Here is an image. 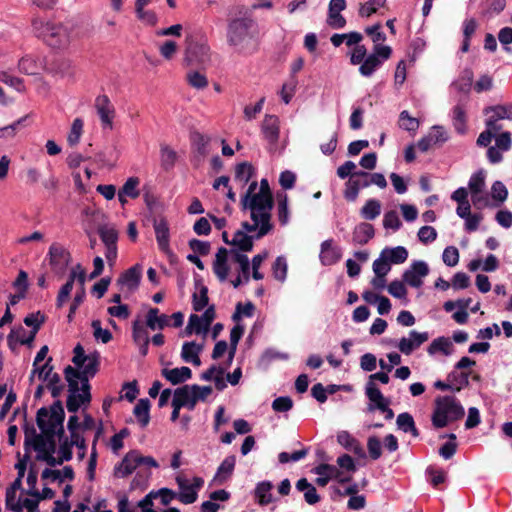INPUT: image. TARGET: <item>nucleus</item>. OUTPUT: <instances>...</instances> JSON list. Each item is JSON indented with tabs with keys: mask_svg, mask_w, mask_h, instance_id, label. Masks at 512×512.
Instances as JSON below:
<instances>
[{
	"mask_svg": "<svg viewBox=\"0 0 512 512\" xmlns=\"http://www.w3.org/2000/svg\"><path fill=\"white\" fill-rule=\"evenodd\" d=\"M98 234L105 246L117 244L118 232L113 225H100Z\"/></svg>",
	"mask_w": 512,
	"mask_h": 512,
	"instance_id": "nucleus-37",
	"label": "nucleus"
},
{
	"mask_svg": "<svg viewBox=\"0 0 512 512\" xmlns=\"http://www.w3.org/2000/svg\"><path fill=\"white\" fill-rule=\"evenodd\" d=\"M381 204L378 200H368L361 209V215L366 220H373L380 215Z\"/></svg>",
	"mask_w": 512,
	"mask_h": 512,
	"instance_id": "nucleus-44",
	"label": "nucleus"
},
{
	"mask_svg": "<svg viewBox=\"0 0 512 512\" xmlns=\"http://www.w3.org/2000/svg\"><path fill=\"white\" fill-rule=\"evenodd\" d=\"M367 449L371 459H379L382 455V446L379 438L376 436H370L367 440Z\"/></svg>",
	"mask_w": 512,
	"mask_h": 512,
	"instance_id": "nucleus-60",
	"label": "nucleus"
},
{
	"mask_svg": "<svg viewBox=\"0 0 512 512\" xmlns=\"http://www.w3.org/2000/svg\"><path fill=\"white\" fill-rule=\"evenodd\" d=\"M392 49L387 45H374L373 52L368 55L359 67V72L365 77L371 76L383 61L390 58Z\"/></svg>",
	"mask_w": 512,
	"mask_h": 512,
	"instance_id": "nucleus-6",
	"label": "nucleus"
},
{
	"mask_svg": "<svg viewBox=\"0 0 512 512\" xmlns=\"http://www.w3.org/2000/svg\"><path fill=\"white\" fill-rule=\"evenodd\" d=\"M52 358L49 357L46 361V363L39 367L38 365L36 367H33L32 373L30 375V381H33L34 376L37 374L38 378L40 380L46 381L51 378V375L54 374L53 366L51 365Z\"/></svg>",
	"mask_w": 512,
	"mask_h": 512,
	"instance_id": "nucleus-49",
	"label": "nucleus"
},
{
	"mask_svg": "<svg viewBox=\"0 0 512 512\" xmlns=\"http://www.w3.org/2000/svg\"><path fill=\"white\" fill-rule=\"evenodd\" d=\"M235 463V456L231 455L226 457L217 469L216 475L214 476V482L217 484H223L227 481L234 471Z\"/></svg>",
	"mask_w": 512,
	"mask_h": 512,
	"instance_id": "nucleus-25",
	"label": "nucleus"
},
{
	"mask_svg": "<svg viewBox=\"0 0 512 512\" xmlns=\"http://www.w3.org/2000/svg\"><path fill=\"white\" fill-rule=\"evenodd\" d=\"M72 362L76 368L67 366L64 374L69 390L66 407L69 412L75 413L81 405L91 401L89 379L98 372L100 355L98 352L85 355L84 348L77 344Z\"/></svg>",
	"mask_w": 512,
	"mask_h": 512,
	"instance_id": "nucleus-1",
	"label": "nucleus"
},
{
	"mask_svg": "<svg viewBox=\"0 0 512 512\" xmlns=\"http://www.w3.org/2000/svg\"><path fill=\"white\" fill-rule=\"evenodd\" d=\"M327 24L333 29H341L346 26V19L341 15V12L328 9Z\"/></svg>",
	"mask_w": 512,
	"mask_h": 512,
	"instance_id": "nucleus-63",
	"label": "nucleus"
},
{
	"mask_svg": "<svg viewBox=\"0 0 512 512\" xmlns=\"http://www.w3.org/2000/svg\"><path fill=\"white\" fill-rule=\"evenodd\" d=\"M466 111L462 104H458L453 109V125L455 130L464 134L466 132Z\"/></svg>",
	"mask_w": 512,
	"mask_h": 512,
	"instance_id": "nucleus-38",
	"label": "nucleus"
},
{
	"mask_svg": "<svg viewBox=\"0 0 512 512\" xmlns=\"http://www.w3.org/2000/svg\"><path fill=\"white\" fill-rule=\"evenodd\" d=\"M386 0H369L365 3H361L359 7V15L363 18H369L373 14L377 13L379 8L384 7Z\"/></svg>",
	"mask_w": 512,
	"mask_h": 512,
	"instance_id": "nucleus-42",
	"label": "nucleus"
},
{
	"mask_svg": "<svg viewBox=\"0 0 512 512\" xmlns=\"http://www.w3.org/2000/svg\"><path fill=\"white\" fill-rule=\"evenodd\" d=\"M203 346L195 342H186L183 344L181 357L185 362L194 364L195 366L201 365L199 353L202 351Z\"/></svg>",
	"mask_w": 512,
	"mask_h": 512,
	"instance_id": "nucleus-26",
	"label": "nucleus"
},
{
	"mask_svg": "<svg viewBox=\"0 0 512 512\" xmlns=\"http://www.w3.org/2000/svg\"><path fill=\"white\" fill-rule=\"evenodd\" d=\"M452 343L448 338L439 337L434 339L428 347V353L433 355L436 352H442L445 355L451 354Z\"/></svg>",
	"mask_w": 512,
	"mask_h": 512,
	"instance_id": "nucleus-41",
	"label": "nucleus"
},
{
	"mask_svg": "<svg viewBox=\"0 0 512 512\" xmlns=\"http://www.w3.org/2000/svg\"><path fill=\"white\" fill-rule=\"evenodd\" d=\"M52 25L53 23L48 22L41 17H34L32 19V28L34 34L43 40L45 39L46 34H48Z\"/></svg>",
	"mask_w": 512,
	"mask_h": 512,
	"instance_id": "nucleus-47",
	"label": "nucleus"
},
{
	"mask_svg": "<svg viewBox=\"0 0 512 512\" xmlns=\"http://www.w3.org/2000/svg\"><path fill=\"white\" fill-rule=\"evenodd\" d=\"M146 325L151 330H162L170 326V317L166 314H160L158 308H150L146 315Z\"/></svg>",
	"mask_w": 512,
	"mask_h": 512,
	"instance_id": "nucleus-24",
	"label": "nucleus"
},
{
	"mask_svg": "<svg viewBox=\"0 0 512 512\" xmlns=\"http://www.w3.org/2000/svg\"><path fill=\"white\" fill-rule=\"evenodd\" d=\"M161 166L165 170L171 169L177 161V153L168 145H162L160 149Z\"/></svg>",
	"mask_w": 512,
	"mask_h": 512,
	"instance_id": "nucleus-43",
	"label": "nucleus"
},
{
	"mask_svg": "<svg viewBox=\"0 0 512 512\" xmlns=\"http://www.w3.org/2000/svg\"><path fill=\"white\" fill-rule=\"evenodd\" d=\"M214 318L215 310L213 306L207 308L206 311L201 316L197 315L198 321H193L197 328L196 334H206Z\"/></svg>",
	"mask_w": 512,
	"mask_h": 512,
	"instance_id": "nucleus-33",
	"label": "nucleus"
},
{
	"mask_svg": "<svg viewBox=\"0 0 512 512\" xmlns=\"http://www.w3.org/2000/svg\"><path fill=\"white\" fill-rule=\"evenodd\" d=\"M230 254H231L232 261L239 265L241 272L250 271V262H249L248 257L245 254H243L242 252H240L236 249H231Z\"/></svg>",
	"mask_w": 512,
	"mask_h": 512,
	"instance_id": "nucleus-62",
	"label": "nucleus"
},
{
	"mask_svg": "<svg viewBox=\"0 0 512 512\" xmlns=\"http://www.w3.org/2000/svg\"><path fill=\"white\" fill-rule=\"evenodd\" d=\"M137 467V451L132 450L124 456L122 461L117 466H115L114 476L119 478H125L132 474Z\"/></svg>",
	"mask_w": 512,
	"mask_h": 512,
	"instance_id": "nucleus-19",
	"label": "nucleus"
},
{
	"mask_svg": "<svg viewBox=\"0 0 512 512\" xmlns=\"http://www.w3.org/2000/svg\"><path fill=\"white\" fill-rule=\"evenodd\" d=\"M139 183L140 180L138 177H130L123 184L120 191H122V194H125L128 197L136 199L140 195V191L138 189Z\"/></svg>",
	"mask_w": 512,
	"mask_h": 512,
	"instance_id": "nucleus-48",
	"label": "nucleus"
},
{
	"mask_svg": "<svg viewBox=\"0 0 512 512\" xmlns=\"http://www.w3.org/2000/svg\"><path fill=\"white\" fill-rule=\"evenodd\" d=\"M374 237V228L369 223H361L353 231V242L358 245H364Z\"/></svg>",
	"mask_w": 512,
	"mask_h": 512,
	"instance_id": "nucleus-29",
	"label": "nucleus"
},
{
	"mask_svg": "<svg viewBox=\"0 0 512 512\" xmlns=\"http://www.w3.org/2000/svg\"><path fill=\"white\" fill-rule=\"evenodd\" d=\"M473 72L470 69H466L463 72V76L460 81L454 83V86L458 91L468 93L470 91L473 82Z\"/></svg>",
	"mask_w": 512,
	"mask_h": 512,
	"instance_id": "nucleus-57",
	"label": "nucleus"
},
{
	"mask_svg": "<svg viewBox=\"0 0 512 512\" xmlns=\"http://www.w3.org/2000/svg\"><path fill=\"white\" fill-rule=\"evenodd\" d=\"M368 172L357 171L352 174L345 184L344 197L346 200L353 202L357 199L359 190L368 187Z\"/></svg>",
	"mask_w": 512,
	"mask_h": 512,
	"instance_id": "nucleus-11",
	"label": "nucleus"
},
{
	"mask_svg": "<svg viewBox=\"0 0 512 512\" xmlns=\"http://www.w3.org/2000/svg\"><path fill=\"white\" fill-rule=\"evenodd\" d=\"M382 256H384L389 262L399 264L406 261L408 257L407 250L398 246L392 249H384L382 252Z\"/></svg>",
	"mask_w": 512,
	"mask_h": 512,
	"instance_id": "nucleus-40",
	"label": "nucleus"
},
{
	"mask_svg": "<svg viewBox=\"0 0 512 512\" xmlns=\"http://www.w3.org/2000/svg\"><path fill=\"white\" fill-rule=\"evenodd\" d=\"M0 81L6 85L13 87L14 89H16L19 92H22L25 90L23 80L21 78L13 76L7 72L0 73Z\"/></svg>",
	"mask_w": 512,
	"mask_h": 512,
	"instance_id": "nucleus-55",
	"label": "nucleus"
},
{
	"mask_svg": "<svg viewBox=\"0 0 512 512\" xmlns=\"http://www.w3.org/2000/svg\"><path fill=\"white\" fill-rule=\"evenodd\" d=\"M35 336V331H30L29 335L26 336V330L23 327H18L16 329L11 330L10 334L8 335V346L12 350L16 349L17 344L32 347Z\"/></svg>",
	"mask_w": 512,
	"mask_h": 512,
	"instance_id": "nucleus-20",
	"label": "nucleus"
},
{
	"mask_svg": "<svg viewBox=\"0 0 512 512\" xmlns=\"http://www.w3.org/2000/svg\"><path fill=\"white\" fill-rule=\"evenodd\" d=\"M162 375L173 385H176L190 379L192 372L189 367L183 366L181 368L163 369Z\"/></svg>",
	"mask_w": 512,
	"mask_h": 512,
	"instance_id": "nucleus-28",
	"label": "nucleus"
},
{
	"mask_svg": "<svg viewBox=\"0 0 512 512\" xmlns=\"http://www.w3.org/2000/svg\"><path fill=\"white\" fill-rule=\"evenodd\" d=\"M142 267L139 264L126 270L118 279V284L127 288L129 291L135 290L140 283Z\"/></svg>",
	"mask_w": 512,
	"mask_h": 512,
	"instance_id": "nucleus-21",
	"label": "nucleus"
},
{
	"mask_svg": "<svg viewBox=\"0 0 512 512\" xmlns=\"http://www.w3.org/2000/svg\"><path fill=\"white\" fill-rule=\"evenodd\" d=\"M400 127L407 131L415 132L419 127V121L411 117L407 111H402L400 113Z\"/></svg>",
	"mask_w": 512,
	"mask_h": 512,
	"instance_id": "nucleus-61",
	"label": "nucleus"
},
{
	"mask_svg": "<svg viewBox=\"0 0 512 512\" xmlns=\"http://www.w3.org/2000/svg\"><path fill=\"white\" fill-rule=\"evenodd\" d=\"M231 245L238 247L242 252H248L253 248V238L239 230L234 234Z\"/></svg>",
	"mask_w": 512,
	"mask_h": 512,
	"instance_id": "nucleus-39",
	"label": "nucleus"
},
{
	"mask_svg": "<svg viewBox=\"0 0 512 512\" xmlns=\"http://www.w3.org/2000/svg\"><path fill=\"white\" fill-rule=\"evenodd\" d=\"M153 227L159 248L167 252L169 251V226L165 218H156L153 221Z\"/></svg>",
	"mask_w": 512,
	"mask_h": 512,
	"instance_id": "nucleus-22",
	"label": "nucleus"
},
{
	"mask_svg": "<svg viewBox=\"0 0 512 512\" xmlns=\"http://www.w3.org/2000/svg\"><path fill=\"white\" fill-rule=\"evenodd\" d=\"M261 131L265 139L271 143L276 144L280 136V120L275 115H265L262 124Z\"/></svg>",
	"mask_w": 512,
	"mask_h": 512,
	"instance_id": "nucleus-17",
	"label": "nucleus"
},
{
	"mask_svg": "<svg viewBox=\"0 0 512 512\" xmlns=\"http://www.w3.org/2000/svg\"><path fill=\"white\" fill-rule=\"evenodd\" d=\"M149 409L150 402L148 399H140L134 407L133 413L142 427H146L149 423Z\"/></svg>",
	"mask_w": 512,
	"mask_h": 512,
	"instance_id": "nucleus-35",
	"label": "nucleus"
},
{
	"mask_svg": "<svg viewBox=\"0 0 512 512\" xmlns=\"http://www.w3.org/2000/svg\"><path fill=\"white\" fill-rule=\"evenodd\" d=\"M135 13L138 20H140L148 26H155L158 22V17L156 13L152 10H145V8L135 9Z\"/></svg>",
	"mask_w": 512,
	"mask_h": 512,
	"instance_id": "nucleus-56",
	"label": "nucleus"
},
{
	"mask_svg": "<svg viewBox=\"0 0 512 512\" xmlns=\"http://www.w3.org/2000/svg\"><path fill=\"white\" fill-rule=\"evenodd\" d=\"M212 391L211 386L184 385L174 391L172 400L178 403V407L193 410L197 402L205 401Z\"/></svg>",
	"mask_w": 512,
	"mask_h": 512,
	"instance_id": "nucleus-5",
	"label": "nucleus"
},
{
	"mask_svg": "<svg viewBox=\"0 0 512 512\" xmlns=\"http://www.w3.org/2000/svg\"><path fill=\"white\" fill-rule=\"evenodd\" d=\"M396 423H397L398 428L400 430H402L403 432H405V433L410 432L412 434V436H414V437L419 436V432L415 426L414 419L409 413L403 412V413L399 414L397 416Z\"/></svg>",
	"mask_w": 512,
	"mask_h": 512,
	"instance_id": "nucleus-34",
	"label": "nucleus"
},
{
	"mask_svg": "<svg viewBox=\"0 0 512 512\" xmlns=\"http://www.w3.org/2000/svg\"><path fill=\"white\" fill-rule=\"evenodd\" d=\"M18 69L26 75H38L45 69V62L40 57L26 55L19 60Z\"/></svg>",
	"mask_w": 512,
	"mask_h": 512,
	"instance_id": "nucleus-18",
	"label": "nucleus"
},
{
	"mask_svg": "<svg viewBox=\"0 0 512 512\" xmlns=\"http://www.w3.org/2000/svg\"><path fill=\"white\" fill-rule=\"evenodd\" d=\"M179 487L177 499L183 504H192L197 500V491L203 486L204 480L201 477H193L191 480L183 475L176 477Z\"/></svg>",
	"mask_w": 512,
	"mask_h": 512,
	"instance_id": "nucleus-7",
	"label": "nucleus"
},
{
	"mask_svg": "<svg viewBox=\"0 0 512 512\" xmlns=\"http://www.w3.org/2000/svg\"><path fill=\"white\" fill-rule=\"evenodd\" d=\"M339 249L332 246L331 240H326L321 245L320 258L324 265H332L340 259Z\"/></svg>",
	"mask_w": 512,
	"mask_h": 512,
	"instance_id": "nucleus-30",
	"label": "nucleus"
},
{
	"mask_svg": "<svg viewBox=\"0 0 512 512\" xmlns=\"http://www.w3.org/2000/svg\"><path fill=\"white\" fill-rule=\"evenodd\" d=\"M296 489L304 493V499L309 505H315L321 499L316 488L306 478L297 481Z\"/></svg>",
	"mask_w": 512,
	"mask_h": 512,
	"instance_id": "nucleus-27",
	"label": "nucleus"
},
{
	"mask_svg": "<svg viewBox=\"0 0 512 512\" xmlns=\"http://www.w3.org/2000/svg\"><path fill=\"white\" fill-rule=\"evenodd\" d=\"M254 175V169L248 162L240 163L236 166L235 181L239 182L242 186L250 182Z\"/></svg>",
	"mask_w": 512,
	"mask_h": 512,
	"instance_id": "nucleus-36",
	"label": "nucleus"
},
{
	"mask_svg": "<svg viewBox=\"0 0 512 512\" xmlns=\"http://www.w3.org/2000/svg\"><path fill=\"white\" fill-rule=\"evenodd\" d=\"M48 256L52 270L58 275H63L71 260L70 253L60 244L53 243Z\"/></svg>",
	"mask_w": 512,
	"mask_h": 512,
	"instance_id": "nucleus-9",
	"label": "nucleus"
},
{
	"mask_svg": "<svg viewBox=\"0 0 512 512\" xmlns=\"http://www.w3.org/2000/svg\"><path fill=\"white\" fill-rule=\"evenodd\" d=\"M187 66L203 67L210 62V48L205 44L192 43L185 50Z\"/></svg>",
	"mask_w": 512,
	"mask_h": 512,
	"instance_id": "nucleus-8",
	"label": "nucleus"
},
{
	"mask_svg": "<svg viewBox=\"0 0 512 512\" xmlns=\"http://www.w3.org/2000/svg\"><path fill=\"white\" fill-rule=\"evenodd\" d=\"M91 326L93 328V336L97 341L108 343L112 339L111 332L101 327L100 320H93Z\"/></svg>",
	"mask_w": 512,
	"mask_h": 512,
	"instance_id": "nucleus-52",
	"label": "nucleus"
},
{
	"mask_svg": "<svg viewBox=\"0 0 512 512\" xmlns=\"http://www.w3.org/2000/svg\"><path fill=\"white\" fill-rule=\"evenodd\" d=\"M210 137L205 136L200 133H196L193 136V148H194V156L193 162L195 166H200L207 156L210 154Z\"/></svg>",
	"mask_w": 512,
	"mask_h": 512,
	"instance_id": "nucleus-16",
	"label": "nucleus"
},
{
	"mask_svg": "<svg viewBox=\"0 0 512 512\" xmlns=\"http://www.w3.org/2000/svg\"><path fill=\"white\" fill-rule=\"evenodd\" d=\"M429 339L427 332L410 331L408 337H403L397 345L401 353L410 355L414 350L418 349L423 343Z\"/></svg>",
	"mask_w": 512,
	"mask_h": 512,
	"instance_id": "nucleus-15",
	"label": "nucleus"
},
{
	"mask_svg": "<svg viewBox=\"0 0 512 512\" xmlns=\"http://www.w3.org/2000/svg\"><path fill=\"white\" fill-rule=\"evenodd\" d=\"M488 111H493L494 116L496 117V120H502V119H510L512 120V104L508 105H496L493 107H489L485 110L486 113Z\"/></svg>",
	"mask_w": 512,
	"mask_h": 512,
	"instance_id": "nucleus-54",
	"label": "nucleus"
},
{
	"mask_svg": "<svg viewBox=\"0 0 512 512\" xmlns=\"http://www.w3.org/2000/svg\"><path fill=\"white\" fill-rule=\"evenodd\" d=\"M228 250L224 247L218 249L213 263V270L220 281H225L229 273L227 264Z\"/></svg>",
	"mask_w": 512,
	"mask_h": 512,
	"instance_id": "nucleus-23",
	"label": "nucleus"
},
{
	"mask_svg": "<svg viewBox=\"0 0 512 512\" xmlns=\"http://www.w3.org/2000/svg\"><path fill=\"white\" fill-rule=\"evenodd\" d=\"M391 267L389 261L380 254V257L373 262V271L377 276H386Z\"/></svg>",
	"mask_w": 512,
	"mask_h": 512,
	"instance_id": "nucleus-64",
	"label": "nucleus"
},
{
	"mask_svg": "<svg viewBox=\"0 0 512 512\" xmlns=\"http://www.w3.org/2000/svg\"><path fill=\"white\" fill-rule=\"evenodd\" d=\"M37 425L47 438L54 437L56 434L62 436L64 433L63 423L56 425L54 418L49 416L46 408H41L37 412Z\"/></svg>",
	"mask_w": 512,
	"mask_h": 512,
	"instance_id": "nucleus-12",
	"label": "nucleus"
},
{
	"mask_svg": "<svg viewBox=\"0 0 512 512\" xmlns=\"http://www.w3.org/2000/svg\"><path fill=\"white\" fill-rule=\"evenodd\" d=\"M429 273V267L424 261H415L410 269L406 270L403 274V280L412 287L419 288L423 281L422 279Z\"/></svg>",
	"mask_w": 512,
	"mask_h": 512,
	"instance_id": "nucleus-14",
	"label": "nucleus"
},
{
	"mask_svg": "<svg viewBox=\"0 0 512 512\" xmlns=\"http://www.w3.org/2000/svg\"><path fill=\"white\" fill-rule=\"evenodd\" d=\"M95 109L104 128H113V120L116 115L115 107L109 97L105 94L99 95L95 99Z\"/></svg>",
	"mask_w": 512,
	"mask_h": 512,
	"instance_id": "nucleus-10",
	"label": "nucleus"
},
{
	"mask_svg": "<svg viewBox=\"0 0 512 512\" xmlns=\"http://www.w3.org/2000/svg\"><path fill=\"white\" fill-rule=\"evenodd\" d=\"M227 43L234 52L251 55L258 49L255 23L248 11L239 7L229 13Z\"/></svg>",
	"mask_w": 512,
	"mask_h": 512,
	"instance_id": "nucleus-2",
	"label": "nucleus"
},
{
	"mask_svg": "<svg viewBox=\"0 0 512 512\" xmlns=\"http://www.w3.org/2000/svg\"><path fill=\"white\" fill-rule=\"evenodd\" d=\"M366 395L368 399L373 402L379 410H385L389 405V400L384 398L379 388L374 382H368L366 386Z\"/></svg>",
	"mask_w": 512,
	"mask_h": 512,
	"instance_id": "nucleus-31",
	"label": "nucleus"
},
{
	"mask_svg": "<svg viewBox=\"0 0 512 512\" xmlns=\"http://www.w3.org/2000/svg\"><path fill=\"white\" fill-rule=\"evenodd\" d=\"M186 80L188 84L195 89H205L208 86L207 77L199 71L193 70L187 73Z\"/></svg>",
	"mask_w": 512,
	"mask_h": 512,
	"instance_id": "nucleus-46",
	"label": "nucleus"
},
{
	"mask_svg": "<svg viewBox=\"0 0 512 512\" xmlns=\"http://www.w3.org/2000/svg\"><path fill=\"white\" fill-rule=\"evenodd\" d=\"M257 181L253 180L249 183L246 193L241 199L243 210H249L252 224L248 222L242 223V228L246 232L257 231L256 238H261L272 230L271 211L273 209V196H266L256 193Z\"/></svg>",
	"mask_w": 512,
	"mask_h": 512,
	"instance_id": "nucleus-3",
	"label": "nucleus"
},
{
	"mask_svg": "<svg viewBox=\"0 0 512 512\" xmlns=\"http://www.w3.org/2000/svg\"><path fill=\"white\" fill-rule=\"evenodd\" d=\"M44 41L49 46L55 48H65L71 42L70 31L63 25L53 23L48 34H46Z\"/></svg>",
	"mask_w": 512,
	"mask_h": 512,
	"instance_id": "nucleus-13",
	"label": "nucleus"
},
{
	"mask_svg": "<svg viewBox=\"0 0 512 512\" xmlns=\"http://www.w3.org/2000/svg\"><path fill=\"white\" fill-rule=\"evenodd\" d=\"M365 32L367 35L371 36L374 45H383L382 42L386 40L385 34L381 31L380 23L366 27Z\"/></svg>",
	"mask_w": 512,
	"mask_h": 512,
	"instance_id": "nucleus-58",
	"label": "nucleus"
},
{
	"mask_svg": "<svg viewBox=\"0 0 512 512\" xmlns=\"http://www.w3.org/2000/svg\"><path fill=\"white\" fill-rule=\"evenodd\" d=\"M83 126H84V124H83L82 119H80V118L74 119V121L71 125L70 132L67 136V142L70 146L73 147L79 143L80 138L83 133Z\"/></svg>",
	"mask_w": 512,
	"mask_h": 512,
	"instance_id": "nucleus-45",
	"label": "nucleus"
},
{
	"mask_svg": "<svg viewBox=\"0 0 512 512\" xmlns=\"http://www.w3.org/2000/svg\"><path fill=\"white\" fill-rule=\"evenodd\" d=\"M464 416V408L453 396L437 397L432 415V424L435 428H443L449 422Z\"/></svg>",
	"mask_w": 512,
	"mask_h": 512,
	"instance_id": "nucleus-4",
	"label": "nucleus"
},
{
	"mask_svg": "<svg viewBox=\"0 0 512 512\" xmlns=\"http://www.w3.org/2000/svg\"><path fill=\"white\" fill-rule=\"evenodd\" d=\"M5 506L13 512H22V499L17 497V492L6 489Z\"/></svg>",
	"mask_w": 512,
	"mask_h": 512,
	"instance_id": "nucleus-50",
	"label": "nucleus"
},
{
	"mask_svg": "<svg viewBox=\"0 0 512 512\" xmlns=\"http://www.w3.org/2000/svg\"><path fill=\"white\" fill-rule=\"evenodd\" d=\"M273 275L274 278L278 281L283 282L287 276V262L283 256H279L276 258L273 267Z\"/></svg>",
	"mask_w": 512,
	"mask_h": 512,
	"instance_id": "nucleus-53",
	"label": "nucleus"
},
{
	"mask_svg": "<svg viewBox=\"0 0 512 512\" xmlns=\"http://www.w3.org/2000/svg\"><path fill=\"white\" fill-rule=\"evenodd\" d=\"M315 473L320 476H330L339 479L341 483L350 480V478H340V471L335 466L329 464H320L315 468Z\"/></svg>",
	"mask_w": 512,
	"mask_h": 512,
	"instance_id": "nucleus-51",
	"label": "nucleus"
},
{
	"mask_svg": "<svg viewBox=\"0 0 512 512\" xmlns=\"http://www.w3.org/2000/svg\"><path fill=\"white\" fill-rule=\"evenodd\" d=\"M273 485L269 481L260 482L255 488V498L259 505H268L273 501L271 490Z\"/></svg>",
	"mask_w": 512,
	"mask_h": 512,
	"instance_id": "nucleus-32",
	"label": "nucleus"
},
{
	"mask_svg": "<svg viewBox=\"0 0 512 512\" xmlns=\"http://www.w3.org/2000/svg\"><path fill=\"white\" fill-rule=\"evenodd\" d=\"M443 262L449 266L454 267L459 262V251L454 246H448L444 249L442 255Z\"/></svg>",
	"mask_w": 512,
	"mask_h": 512,
	"instance_id": "nucleus-59",
	"label": "nucleus"
}]
</instances>
